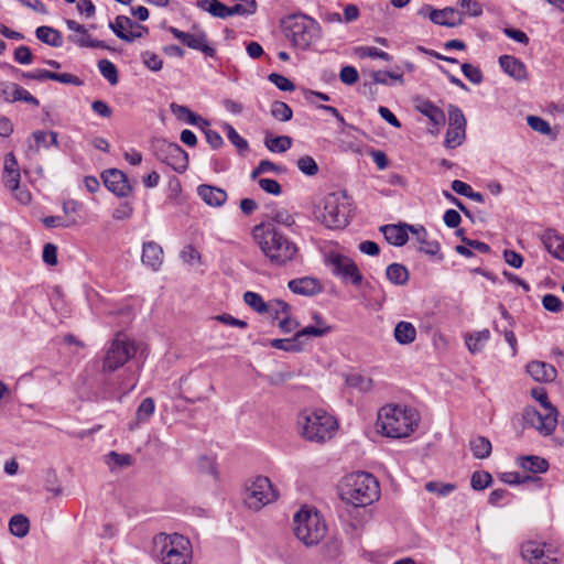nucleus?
Masks as SVG:
<instances>
[{
	"mask_svg": "<svg viewBox=\"0 0 564 564\" xmlns=\"http://www.w3.org/2000/svg\"><path fill=\"white\" fill-rule=\"evenodd\" d=\"M14 61L19 64H31L33 61V54L28 46L21 45L14 51Z\"/></svg>",
	"mask_w": 564,
	"mask_h": 564,
	"instance_id": "nucleus-64",
	"label": "nucleus"
},
{
	"mask_svg": "<svg viewBox=\"0 0 564 564\" xmlns=\"http://www.w3.org/2000/svg\"><path fill=\"white\" fill-rule=\"evenodd\" d=\"M141 261L153 271H158L163 263L162 247L154 241L144 242L142 247Z\"/></svg>",
	"mask_w": 564,
	"mask_h": 564,
	"instance_id": "nucleus-24",
	"label": "nucleus"
},
{
	"mask_svg": "<svg viewBox=\"0 0 564 564\" xmlns=\"http://www.w3.org/2000/svg\"><path fill=\"white\" fill-rule=\"evenodd\" d=\"M417 413L402 405L387 404L379 410L377 427L392 438L409 436L417 426Z\"/></svg>",
	"mask_w": 564,
	"mask_h": 564,
	"instance_id": "nucleus-3",
	"label": "nucleus"
},
{
	"mask_svg": "<svg viewBox=\"0 0 564 564\" xmlns=\"http://www.w3.org/2000/svg\"><path fill=\"white\" fill-rule=\"evenodd\" d=\"M425 489L429 492H434V494H437L438 496L445 497V496L449 495L455 489V485L441 484L437 481H429L425 485Z\"/></svg>",
	"mask_w": 564,
	"mask_h": 564,
	"instance_id": "nucleus-60",
	"label": "nucleus"
},
{
	"mask_svg": "<svg viewBox=\"0 0 564 564\" xmlns=\"http://www.w3.org/2000/svg\"><path fill=\"white\" fill-rule=\"evenodd\" d=\"M155 158L171 166L177 173H184L188 167L187 153L175 142L159 139L153 143Z\"/></svg>",
	"mask_w": 564,
	"mask_h": 564,
	"instance_id": "nucleus-11",
	"label": "nucleus"
},
{
	"mask_svg": "<svg viewBox=\"0 0 564 564\" xmlns=\"http://www.w3.org/2000/svg\"><path fill=\"white\" fill-rule=\"evenodd\" d=\"M268 223H273L276 227L278 225H283L285 227H291L294 225V217L285 209L276 210L271 214L270 220Z\"/></svg>",
	"mask_w": 564,
	"mask_h": 564,
	"instance_id": "nucleus-54",
	"label": "nucleus"
},
{
	"mask_svg": "<svg viewBox=\"0 0 564 564\" xmlns=\"http://www.w3.org/2000/svg\"><path fill=\"white\" fill-rule=\"evenodd\" d=\"M268 313L273 319H281L291 312V306L282 300H272L267 303Z\"/></svg>",
	"mask_w": 564,
	"mask_h": 564,
	"instance_id": "nucleus-42",
	"label": "nucleus"
},
{
	"mask_svg": "<svg viewBox=\"0 0 564 564\" xmlns=\"http://www.w3.org/2000/svg\"><path fill=\"white\" fill-rule=\"evenodd\" d=\"M279 495L271 480L264 476H258L246 487L245 503L249 509L260 510L264 506L274 502Z\"/></svg>",
	"mask_w": 564,
	"mask_h": 564,
	"instance_id": "nucleus-10",
	"label": "nucleus"
},
{
	"mask_svg": "<svg viewBox=\"0 0 564 564\" xmlns=\"http://www.w3.org/2000/svg\"><path fill=\"white\" fill-rule=\"evenodd\" d=\"M282 29L291 45L301 51L308 50L322 36L319 23L304 13L288 15Z\"/></svg>",
	"mask_w": 564,
	"mask_h": 564,
	"instance_id": "nucleus-4",
	"label": "nucleus"
},
{
	"mask_svg": "<svg viewBox=\"0 0 564 564\" xmlns=\"http://www.w3.org/2000/svg\"><path fill=\"white\" fill-rule=\"evenodd\" d=\"M9 530L17 538H24L30 531V521L24 514H15L9 521Z\"/></svg>",
	"mask_w": 564,
	"mask_h": 564,
	"instance_id": "nucleus-37",
	"label": "nucleus"
},
{
	"mask_svg": "<svg viewBox=\"0 0 564 564\" xmlns=\"http://www.w3.org/2000/svg\"><path fill=\"white\" fill-rule=\"evenodd\" d=\"M522 417L525 425L535 429L544 436L551 435L557 424L556 410H544V413H541L533 406H527L523 410Z\"/></svg>",
	"mask_w": 564,
	"mask_h": 564,
	"instance_id": "nucleus-13",
	"label": "nucleus"
},
{
	"mask_svg": "<svg viewBox=\"0 0 564 564\" xmlns=\"http://www.w3.org/2000/svg\"><path fill=\"white\" fill-rule=\"evenodd\" d=\"M270 346L283 351H301L303 349L304 343L300 341V339L294 334V336L290 338H274L270 341Z\"/></svg>",
	"mask_w": 564,
	"mask_h": 564,
	"instance_id": "nucleus-38",
	"label": "nucleus"
},
{
	"mask_svg": "<svg viewBox=\"0 0 564 564\" xmlns=\"http://www.w3.org/2000/svg\"><path fill=\"white\" fill-rule=\"evenodd\" d=\"M227 138L228 140L238 149V151L247 152L249 150V144L246 139H243L232 126L226 124Z\"/></svg>",
	"mask_w": 564,
	"mask_h": 564,
	"instance_id": "nucleus-50",
	"label": "nucleus"
},
{
	"mask_svg": "<svg viewBox=\"0 0 564 564\" xmlns=\"http://www.w3.org/2000/svg\"><path fill=\"white\" fill-rule=\"evenodd\" d=\"M171 109L174 115L178 116V118H184L185 121L189 124H194V126H198V127H200V126L209 127V122L206 119L196 115L186 106L172 104Z\"/></svg>",
	"mask_w": 564,
	"mask_h": 564,
	"instance_id": "nucleus-31",
	"label": "nucleus"
},
{
	"mask_svg": "<svg viewBox=\"0 0 564 564\" xmlns=\"http://www.w3.org/2000/svg\"><path fill=\"white\" fill-rule=\"evenodd\" d=\"M393 337L398 344L409 345L415 340L416 329L412 323L401 321L394 327Z\"/></svg>",
	"mask_w": 564,
	"mask_h": 564,
	"instance_id": "nucleus-29",
	"label": "nucleus"
},
{
	"mask_svg": "<svg viewBox=\"0 0 564 564\" xmlns=\"http://www.w3.org/2000/svg\"><path fill=\"white\" fill-rule=\"evenodd\" d=\"M36 37L53 47H59L63 45V39L59 31L51 26H39L35 31Z\"/></svg>",
	"mask_w": 564,
	"mask_h": 564,
	"instance_id": "nucleus-32",
	"label": "nucleus"
},
{
	"mask_svg": "<svg viewBox=\"0 0 564 564\" xmlns=\"http://www.w3.org/2000/svg\"><path fill=\"white\" fill-rule=\"evenodd\" d=\"M156 557L162 564H191L193 550L191 541L178 533H159L153 538Z\"/></svg>",
	"mask_w": 564,
	"mask_h": 564,
	"instance_id": "nucleus-6",
	"label": "nucleus"
},
{
	"mask_svg": "<svg viewBox=\"0 0 564 564\" xmlns=\"http://www.w3.org/2000/svg\"><path fill=\"white\" fill-rule=\"evenodd\" d=\"M199 128L204 132L206 141L213 149H219L224 144V139L217 131L204 126H200Z\"/></svg>",
	"mask_w": 564,
	"mask_h": 564,
	"instance_id": "nucleus-62",
	"label": "nucleus"
},
{
	"mask_svg": "<svg viewBox=\"0 0 564 564\" xmlns=\"http://www.w3.org/2000/svg\"><path fill=\"white\" fill-rule=\"evenodd\" d=\"M527 372L538 382H552L557 376L554 366L538 360L530 361L527 365Z\"/></svg>",
	"mask_w": 564,
	"mask_h": 564,
	"instance_id": "nucleus-22",
	"label": "nucleus"
},
{
	"mask_svg": "<svg viewBox=\"0 0 564 564\" xmlns=\"http://www.w3.org/2000/svg\"><path fill=\"white\" fill-rule=\"evenodd\" d=\"M413 226L408 224L384 225L380 228L386 240L397 247H401L408 242L409 235L412 232Z\"/></svg>",
	"mask_w": 564,
	"mask_h": 564,
	"instance_id": "nucleus-21",
	"label": "nucleus"
},
{
	"mask_svg": "<svg viewBox=\"0 0 564 564\" xmlns=\"http://www.w3.org/2000/svg\"><path fill=\"white\" fill-rule=\"evenodd\" d=\"M520 466L528 471L540 474L545 473L549 469V463L546 459L540 456H523L520 458Z\"/></svg>",
	"mask_w": 564,
	"mask_h": 564,
	"instance_id": "nucleus-34",
	"label": "nucleus"
},
{
	"mask_svg": "<svg viewBox=\"0 0 564 564\" xmlns=\"http://www.w3.org/2000/svg\"><path fill=\"white\" fill-rule=\"evenodd\" d=\"M473 455L478 459H485L490 456L492 446L490 441L485 436H476L469 442Z\"/></svg>",
	"mask_w": 564,
	"mask_h": 564,
	"instance_id": "nucleus-33",
	"label": "nucleus"
},
{
	"mask_svg": "<svg viewBox=\"0 0 564 564\" xmlns=\"http://www.w3.org/2000/svg\"><path fill=\"white\" fill-rule=\"evenodd\" d=\"M197 194L203 199V202L209 206L213 207H220L223 206L227 200V193L225 189L202 184L197 187Z\"/></svg>",
	"mask_w": 564,
	"mask_h": 564,
	"instance_id": "nucleus-26",
	"label": "nucleus"
},
{
	"mask_svg": "<svg viewBox=\"0 0 564 564\" xmlns=\"http://www.w3.org/2000/svg\"><path fill=\"white\" fill-rule=\"evenodd\" d=\"M466 138V118L463 111L455 105L448 106V129L445 135V147L455 149Z\"/></svg>",
	"mask_w": 564,
	"mask_h": 564,
	"instance_id": "nucleus-14",
	"label": "nucleus"
},
{
	"mask_svg": "<svg viewBox=\"0 0 564 564\" xmlns=\"http://www.w3.org/2000/svg\"><path fill=\"white\" fill-rule=\"evenodd\" d=\"M180 258L182 259L183 262L191 264V265L199 264L200 260H202L200 253L192 245H187L182 249V251L180 253Z\"/></svg>",
	"mask_w": 564,
	"mask_h": 564,
	"instance_id": "nucleus-53",
	"label": "nucleus"
},
{
	"mask_svg": "<svg viewBox=\"0 0 564 564\" xmlns=\"http://www.w3.org/2000/svg\"><path fill=\"white\" fill-rule=\"evenodd\" d=\"M105 186L117 197L124 198L132 194L133 187L126 173L118 169H108L101 173Z\"/></svg>",
	"mask_w": 564,
	"mask_h": 564,
	"instance_id": "nucleus-16",
	"label": "nucleus"
},
{
	"mask_svg": "<svg viewBox=\"0 0 564 564\" xmlns=\"http://www.w3.org/2000/svg\"><path fill=\"white\" fill-rule=\"evenodd\" d=\"M169 32L192 50L199 51L208 57H214L216 55L215 47L208 43L207 35L203 30H199L197 33H187L178 30L177 28L170 26Z\"/></svg>",
	"mask_w": 564,
	"mask_h": 564,
	"instance_id": "nucleus-15",
	"label": "nucleus"
},
{
	"mask_svg": "<svg viewBox=\"0 0 564 564\" xmlns=\"http://www.w3.org/2000/svg\"><path fill=\"white\" fill-rule=\"evenodd\" d=\"M499 65L513 79L521 82L528 78L525 65L517 57L511 55H501Z\"/></svg>",
	"mask_w": 564,
	"mask_h": 564,
	"instance_id": "nucleus-25",
	"label": "nucleus"
},
{
	"mask_svg": "<svg viewBox=\"0 0 564 564\" xmlns=\"http://www.w3.org/2000/svg\"><path fill=\"white\" fill-rule=\"evenodd\" d=\"M543 307L553 313H557L562 310L563 304L558 296L554 294H546L542 299Z\"/></svg>",
	"mask_w": 564,
	"mask_h": 564,
	"instance_id": "nucleus-63",
	"label": "nucleus"
},
{
	"mask_svg": "<svg viewBox=\"0 0 564 564\" xmlns=\"http://www.w3.org/2000/svg\"><path fill=\"white\" fill-rule=\"evenodd\" d=\"M98 69L100 74L111 84L116 85L119 80L118 70L116 65L108 59H100L98 62Z\"/></svg>",
	"mask_w": 564,
	"mask_h": 564,
	"instance_id": "nucleus-44",
	"label": "nucleus"
},
{
	"mask_svg": "<svg viewBox=\"0 0 564 564\" xmlns=\"http://www.w3.org/2000/svg\"><path fill=\"white\" fill-rule=\"evenodd\" d=\"M462 72L464 76L473 84H480L484 79L482 73L479 67L474 66L469 63L462 64Z\"/></svg>",
	"mask_w": 564,
	"mask_h": 564,
	"instance_id": "nucleus-57",
	"label": "nucleus"
},
{
	"mask_svg": "<svg viewBox=\"0 0 564 564\" xmlns=\"http://www.w3.org/2000/svg\"><path fill=\"white\" fill-rule=\"evenodd\" d=\"M1 97L9 102L24 101L34 106H39V100L32 96L26 89L15 83H2L0 88Z\"/></svg>",
	"mask_w": 564,
	"mask_h": 564,
	"instance_id": "nucleus-19",
	"label": "nucleus"
},
{
	"mask_svg": "<svg viewBox=\"0 0 564 564\" xmlns=\"http://www.w3.org/2000/svg\"><path fill=\"white\" fill-rule=\"evenodd\" d=\"M359 74L354 66H344L339 73V79L346 85H354L358 82Z\"/></svg>",
	"mask_w": 564,
	"mask_h": 564,
	"instance_id": "nucleus-61",
	"label": "nucleus"
},
{
	"mask_svg": "<svg viewBox=\"0 0 564 564\" xmlns=\"http://www.w3.org/2000/svg\"><path fill=\"white\" fill-rule=\"evenodd\" d=\"M137 352L135 343L122 333H118L106 351L102 361L104 371H116L124 366Z\"/></svg>",
	"mask_w": 564,
	"mask_h": 564,
	"instance_id": "nucleus-9",
	"label": "nucleus"
},
{
	"mask_svg": "<svg viewBox=\"0 0 564 564\" xmlns=\"http://www.w3.org/2000/svg\"><path fill=\"white\" fill-rule=\"evenodd\" d=\"M299 170L308 176H314L318 173V165L315 160L310 155L301 156L296 163Z\"/></svg>",
	"mask_w": 564,
	"mask_h": 564,
	"instance_id": "nucleus-51",
	"label": "nucleus"
},
{
	"mask_svg": "<svg viewBox=\"0 0 564 564\" xmlns=\"http://www.w3.org/2000/svg\"><path fill=\"white\" fill-rule=\"evenodd\" d=\"M268 78L282 91H293L295 89V85L281 74L271 73Z\"/></svg>",
	"mask_w": 564,
	"mask_h": 564,
	"instance_id": "nucleus-58",
	"label": "nucleus"
},
{
	"mask_svg": "<svg viewBox=\"0 0 564 564\" xmlns=\"http://www.w3.org/2000/svg\"><path fill=\"white\" fill-rule=\"evenodd\" d=\"M412 234L416 236V239L420 242L419 250L421 252H424L429 256H435L440 252V243L437 241L427 240V231L423 226H413Z\"/></svg>",
	"mask_w": 564,
	"mask_h": 564,
	"instance_id": "nucleus-30",
	"label": "nucleus"
},
{
	"mask_svg": "<svg viewBox=\"0 0 564 564\" xmlns=\"http://www.w3.org/2000/svg\"><path fill=\"white\" fill-rule=\"evenodd\" d=\"M294 534L305 545L318 543L326 533V525L317 512L306 507L294 514Z\"/></svg>",
	"mask_w": 564,
	"mask_h": 564,
	"instance_id": "nucleus-8",
	"label": "nucleus"
},
{
	"mask_svg": "<svg viewBox=\"0 0 564 564\" xmlns=\"http://www.w3.org/2000/svg\"><path fill=\"white\" fill-rule=\"evenodd\" d=\"M431 22L447 28H455L464 23V13L453 7L435 9L431 12Z\"/></svg>",
	"mask_w": 564,
	"mask_h": 564,
	"instance_id": "nucleus-18",
	"label": "nucleus"
},
{
	"mask_svg": "<svg viewBox=\"0 0 564 564\" xmlns=\"http://www.w3.org/2000/svg\"><path fill=\"white\" fill-rule=\"evenodd\" d=\"M332 332V326H306L302 328L301 330H297L295 333L296 337L300 339V341L304 343V338L313 336V337H322L328 333Z\"/></svg>",
	"mask_w": 564,
	"mask_h": 564,
	"instance_id": "nucleus-47",
	"label": "nucleus"
},
{
	"mask_svg": "<svg viewBox=\"0 0 564 564\" xmlns=\"http://www.w3.org/2000/svg\"><path fill=\"white\" fill-rule=\"evenodd\" d=\"M142 63L145 67H148L152 72H159L162 69L163 61L162 58L150 51H145L141 54Z\"/></svg>",
	"mask_w": 564,
	"mask_h": 564,
	"instance_id": "nucleus-52",
	"label": "nucleus"
},
{
	"mask_svg": "<svg viewBox=\"0 0 564 564\" xmlns=\"http://www.w3.org/2000/svg\"><path fill=\"white\" fill-rule=\"evenodd\" d=\"M348 387L357 389L360 392H369L373 387V381L369 377L359 373L350 375L346 378Z\"/></svg>",
	"mask_w": 564,
	"mask_h": 564,
	"instance_id": "nucleus-41",
	"label": "nucleus"
},
{
	"mask_svg": "<svg viewBox=\"0 0 564 564\" xmlns=\"http://www.w3.org/2000/svg\"><path fill=\"white\" fill-rule=\"evenodd\" d=\"M243 300L253 311L263 314L268 311L267 303L262 296L256 292L248 291L243 294Z\"/></svg>",
	"mask_w": 564,
	"mask_h": 564,
	"instance_id": "nucleus-45",
	"label": "nucleus"
},
{
	"mask_svg": "<svg viewBox=\"0 0 564 564\" xmlns=\"http://www.w3.org/2000/svg\"><path fill=\"white\" fill-rule=\"evenodd\" d=\"M297 424L302 436L316 443H325L330 440L338 427L333 415L322 409H305L297 417Z\"/></svg>",
	"mask_w": 564,
	"mask_h": 564,
	"instance_id": "nucleus-5",
	"label": "nucleus"
},
{
	"mask_svg": "<svg viewBox=\"0 0 564 564\" xmlns=\"http://www.w3.org/2000/svg\"><path fill=\"white\" fill-rule=\"evenodd\" d=\"M65 23L68 30L75 32V34L68 36L69 42L76 44L79 47L102 50L109 48L104 41L93 39L91 35L88 33L87 29L78 22L68 19L65 21Z\"/></svg>",
	"mask_w": 564,
	"mask_h": 564,
	"instance_id": "nucleus-17",
	"label": "nucleus"
},
{
	"mask_svg": "<svg viewBox=\"0 0 564 564\" xmlns=\"http://www.w3.org/2000/svg\"><path fill=\"white\" fill-rule=\"evenodd\" d=\"M42 221L46 228H67L77 225V220L75 218H68L66 221H64V219L61 216H46L43 218Z\"/></svg>",
	"mask_w": 564,
	"mask_h": 564,
	"instance_id": "nucleus-56",
	"label": "nucleus"
},
{
	"mask_svg": "<svg viewBox=\"0 0 564 564\" xmlns=\"http://www.w3.org/2000/svg\"><path fill=\"white\" fill-rule=\"evenodd\" d=\"M521 554L523 560L531 564H556V560L544 554L543 547L533 541L522 545Z\"/></svg>",
	"mask_w": 564,
	"mask_h": 564,
	"instance_id": "nucleus-23",
	"label": "nucleus"
},
{
	"mask_svg": "<svg viewBox=\"0 0 564 564\" xmlns=\"http://www.w3.org/2000/svg\"><path fill=\"white\" fill-rule=\"evenodd\" d=\"M387 279L397 285H403L409 280L408 269L400 263H392L386 270Z\"/></svg>",
	"mask_w": 564,
	"mask_h": 564,
	"instance_id": "nucleus-36",
	"label": "nucleus"
},
{
	"mask_svg": "<svg viewBox=\"0 0 564 564\" xmlns=\"http://www.w3.org/2000/svg\"><path fill=\"white\" fill-rule=\"evenodd\" d=\"M325 263L332 268L333 274L339 276L345 283H351L355 286L362 283L364 276L355 261L349 257L330 252L326 256Z\"/></svg>",
	"mask_w": 564,
	"mask_h": 564,
	"instance_id": "nucleus-12",
	"label": "nucleus"
},
{
	"mask_svg": "<svg viewBox=\"0 0 564 564\" xmlns=\"http://www.w3.org/2000/svg\"><path fill=\"white\" fill-rule=\"evenodd\" d=\"M155 410L154 400L152 398H145L142 400L135 412V419L139 423L148 422L153 415Z\"/></svg>",
	"mask_w": 564,
	"mask_h": 564,
	"instance_id": "nucleus-43",
	"label": "nucleus"
},
{
	"mask_svg": "<svg viewBox=\"0 0 564 564\" xmlns=\"http://www.w3.org/2000/svg\"><path fill=\"white\" fill-rule=\"evenodd\" d=\"M527 121H528V124L529 127L536 131V132H540L542 134H550L552 129H551V126L550 123L544 120L543 118L541 117H536V116H529L527 118Z\"/></svg>",
	"mask_w": 564,
	"mask_h": 564,
	"instance_id": "nucleus-55",
	"label": "nucleus"
},
{
	"mask_svg": "<svg viewBox=\"0 0 564 564\" xmlns=\"http://www.w3.org/2000/svg\"><path fill=\"white\" fill-rule=\"evenodd\" d=\"M380 497L379 482L366 471L352 473L344 477L340 484V498L356 508L372 505Z\"/></svg>",
	"mask_w": 564,
	"mask_h": 564,
	"instance_id": "nucleus-2",
	"label": "nucleus"
},
{
	"mask_svg": "<svg viewBox=\"0 0 564 564\" xmlns=\"http://www.w3.org/2000/svg\"><path fill=\"white\" fill-rule=\"evenodd\" d=\"M351 203L346 192L326 194L319 203L317 218L329 229H343L349 224Z\"/></svg>",
	"mask_w": 564,
	"mask_h": 564,
	"instance_id": "nucleus-7",
	"label": "nucleus"
},
{
	"mask_svg": "<svg viewBox=\"0 0 564 564\" xmlns=\"http://www.w3.org/2000/svg\"><path fill=\"white\" fill-rule=\"evenodd\" d=\"M545 249L555 258L564 260V236L549 229L542 237Z\"/></svg>",
	"mask_w": 564,
	"mask_h": 564,
	"instance_id": "nucleus-28",
	"label": "nucleus"
},
{
	"mask_svg": "<svg viewBox=\"0 0 564 564\" xmlns=\"http://www.w3.org/2000/svg\"><path fill=\"white\" fill-rule=\"evenodd\" d=\"M197 7L216 18L226 19L229 17V7L219 0H200L197 2Z\"/></svg>",
	"mask_w": 564,
	"mask_h": 564,
	"instance_id": "nucleus-35",
	"label": "nucleus"
},
{
	"mask_svg": "<svg viewBox=\"0 0 564 564\" xmlns=\"http://www.w3.org/2000/svg\"><path fill=\"white\" fill-rule=\"evenodd\" d=\"M288 286L293 293L304 296H313L323 291L321 281L312 276L293 279Z\"/></svg>",
	"mask_w": 564,
	"mask_h": 564,
	"instance_id": "nucleus-20",
	"label": "nucleus"
},
{
	"mask_svg": "<svg viewBox=\"0 0 564 564\" xmlns=\"http://www.w3.org/2000/svg\"><path fill=\"white\" fill-rule=\"evenodd\" d=\"M252 236L263 256L272 265L282 267L293 261L299 248L273 223H261L253 227Z\"/></svg>",
	"mask_w": 564,
	"mask_h": 564,
	"instance_id": "nucleus-1",
	"label": "nucleus"
},
{
	"mask_svg": "<svg viewBox=\"0 0 564 564\" xmlns=\"http://www.w3.org/2000/svg\"><path fill=\"white\" fill-rule=\"evenodd\" d=\"M271 115L278 120L289 121L292 119L293 111L288 104L274 101L271 106Z\"/></svg>",
	"mask_w": 564,
	"mask_h": 564,
	"instance_id": "nucleus-48",
	"label": "nucleus"
},
{
	"mask_svg": "<svg viewBox=\"0 0 564 564\" xmlns=\"http://www.w3.org/2000/svg\"><path fill=\"white\" fill-rule=\"evenodd\" d=\"M107 464L110 468H123L133 464V457L130 454H119L112 451L107 455Z\"/></svg>",
	"mask_w": 564,
	"mask_h": 564,
	"instance_id": "nucleus-46",
	"label": "nucleus"
},
{
	"mask_svg": "<svg viewBox=\"0 0 564 564\" xmlns=\"http://www.w3.org/2000/svg\"><path fill=\"white\" fill-rule=\"evenodd\" d=\"M415 109L423 116L427 117L429 120L434 126H441V124L445 123L444 111L440 107H437L435 104H433L431 100L423 99V98H416L415 99Z\"/></svg>",
	"mask_w": 564,
	"mask_h": 564,
	"instance_id": "nucleus-27",
	"label": "nucleus"
},
{
	"mask_svg": "<svg viewBox=\"0 0 564 564\" xmlns=\"http://www.w3.org/2000/svg\"><path fill=\"white\" fill-rule=\"evenodd\" d=\"M490 333L488 329L479 330L466 337V345L470 352H479L484 345L488 341Z\"/></svg>",
	"mask_w": 564,
	"mask_h": 564,
	"instance_id": "nucleus-39",
	"label": "nucleus"
},
{
	"mask_svg": "<svg viewBox=\"0 0 564 564\" xmlns=\"http://www.w3.org/2000/svg\"><path fill=\"white\" fill-rule=\"evenodd\" d=\"M264 144L271 152H286L292 147V138L289 135H280L275 138H265Z\"/></svg>",
	"mask_w": 564,
	"mask_h": 564,
	"instance_id": "nucleus-40",
	"label": "nucleus"
},
{
	"mask_svg": "<svg viewBox=\"0 0 564 564\" xmlns=\"http://www.w3.org/2000/svg\"><path fill=\"white\" fill-rule=\"evenodd\" d=\"M51 80L59 82L62 84H70L75 86H82L83 80L69 73H54L50 70V75H47Z\"/></svg>",
	"mask_w": 564,
	"mask_h": 564,
	"instance_id": "nucleus-59",
	"label": "nucleus"
},
{
	"mask_svg": "<svg viewBox=\"0 0 564 564\" xmlns=\"http://www.w3.org/2000/svg\"><path fill=\"white\" fill-rule=\"evenodd\" d=\"M492 482V477L488 471H475L471 475L470 485L474 490H484Z\"/></svg>",
	"mask_w": 564,
	"mask_h": 564,
	"instance_id": "nucleus-49",
	"label": "nucleus"
}]
</instances>
